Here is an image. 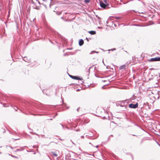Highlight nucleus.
Instances as JSON below:
<instances>
[{"label":"nucleus","instance_id":"obj_1","mask_svg":"<svg viewBox=\"0 0 160 160\" xmlns=\"http://www.w3.org/2000/svg\"><path fill=\"white\" fill-rule=\"evenodd\" d=\"M100 6L103 8H110V7H109V6L108 4H105L102 2H100Z\"/></svg>","mask_w":160,"mask_h":160},{"label":"nucleus","instance_id":"obj_2","mask_svg":"<svg viewBox=\"0 0 160 160\" xmlns=\"http://www.w3.org/2000/svg\"><path fill=\"white\" fill-rule=\"evenodd\" d=\"M129 107L131 108L135 109L137 108L138 106V102H137L135 104H134L131 103L129 104Z\"/></svg>","mask_w":160,"mask_h":160},{"label":"nucleus","instance_id":"obj_3","mask_svg":"<svg viewBox=\"0 0 160 160\" xmlns=\"http://www.w3.org/2000/svg\"><path fill=\"white\" fill-rule=\"evenodd\" d=\"M149 62H154L160 61V57H156L155 58H152L148 60Z\"/></svg>","mask_w":160,"mask_h":160},{"label":"nucleus","instance_id":"obj_4","mask_svg":"<svg viewBox=\"0 0 160 160\" xmlns=\"http://www.w3.org/2000/svg\"><path fill=\"white\" fill-rule=\"evenodd\" d=\"M69 75L72 78L75 80H82V78H81L78 76H72L70 74H69Z\"/></svg>","mask_w":160,"mask_h":160},{"label":"nucleus","instance_id":"obj_5","mask_svg":"<svg viewBox=\"0 0 160 160\" xmlns=\"http://www.w3.org/2000/svg\"><path fill=\"white\" fill-rule=\"evenodd\" d=\"M160 79V77H158V75H155L152 78V79L155 81V82L157 83L158 82V81Z\"/></svg>","mask_w":160,"mask_h":160},{"label":"nucleus","instance_id":"obj_6","mask_svg":"<svg viewBox=\"0 0 160 160\" xmlns=\"http://www.w3.org/2000/svg\"><path fill=\"white\" fill-rule=\"evenodd\" d=\"M130 63L129 62V63H128V62H127L126 64L122 65L120 66L119 67V69L121 70L122 69H125L126 67H128V64Z\"/></svg>","mask_w":160,"mask_h":160},{"label":"nucleus","instance_id":"obj_7","mask_svg":"<svg viewBox=\"0 0 160 160\" xmlns=\"http://www.w3.org/2000/svg\"><path fill=\"white\" fill-rule=\"evenodd\" d=\"M84 43V41L82 39H80L79 41V45L80 46H81L83 45Z\"/></svg>","mask_w":160,"mask_h":160},{"label":"nucleus","instance_id":"obj_8","mask_svg":"<svg viewBox=\"0 0 160 160\" xmlns=\"http://www.w3.org/2000/svg\"><path fill=\"white\" fill-rule=\"evenodd\" d=\"M24 149V147H21L17 149L15 151V152H17L18 151H22Z\"/></svg>","mask_w":160,"mask_h":160},{"label":"nucleus","instance_id":"obj_9","mask_svg":"<svg viewBox=\"0 0 160 160\" xmlns=\"http://www.w3.org/2000/svg\"><path fill=\"white\" fill-rule=\"evenodd\" d=\"M51 154L52 155L55 157H57L58 156L57 152H51Z\"/></svg>","mask_w":160,"mask_h":160},{"label":"nucleus","instance_id":"obj_10","mask_svg":"<svg viewBox=\"0 0 160 160\" xmlns=\"http://www.w3.org/2000/svg\"><path fill=\"white\" fill-rule=\"evenodd\" d=\"M88 33L91 35H94L96 34V31H91L88 32Z\"/></svg>","mask_w":160,"mask_h":160},{"label":"nucleus","instance_id":"obj_11","mask_svg":"<svg viewBox=\"0 0 160 160\" xmlns=\"http://www.w3.org/2000/svg\"><path fill=\"white\" fill-rule=\"evenodd\" d=\"M120 106L122 107H123V111H125L127 109V107L125 105H120Z\"/></svg>","mask_w":160,"mask_h":160},{"label":"nucleus","instance_id":"obj_12","mask_svg":"<svg viewBox=\"0 0 160 160\" xmlns=\"http://www.w3.org/2000/svg\"><path fill=\"white\" fill-rule=\"evenodd\" d=\"M23 60L26 62H28V59L27 57H25L23 59Z\"/></svg>","mask_w":160,"mask_h":160},{"label":"nucleus","instance_id":"obj_13","mask_svg":"<svg viewBox=\"0 0 160 160\" xmlns=\"http://www.w3.org/2000/svg\"><path fill=\"white\" fill-rule=\"evenodd\" d=\"M98 53V52H96L95 51H92L90 52L91 54H93L94 53Z\"/></svg>","mask_w":160,"mask_h":160},{"label":"nucleus","instance_id":"obj_14","mask_svg":"<svg viewBox=\"0 0 160 160\" xmlns=\"http://www.w3.org/2000/svg\"><path fill=\"white\" fill-rule=\"evenodd\" d=\"M115 18L117 19H121V17H115Z\"/></svg>","mask_w":160,"mask_h":160},{"label":"nucleus","instance_id":"obj_15","mask_svg":"<svg viewBox=\"0 0 160 160\" xmlns=\"http://www.w3.org/2000/svg\"><path fill=\"white\" fill-rule=\"evenodd\" d=\"M139 107H140L141 109L143 108V107H144V105H143L142 103H141V105H140Z\"/></svg>","mask_w":160,"mask_h":160},{"label":"nucleus","instance_id":"obj_16","mask_svg":"<svg viewBox=\"0 0 160 160\" xmlns=\"http://www.w3.org/2000/svg\"><path fill=\"white\" fill-rule=\"evenodd\" d=\"M30 133H31V134H35V135H38V134L35 133V132H30Z\"/></svg>","mask_w":160,"mask_h":160},{"label":"nucleus","instance_id":"obj_17","mask_svg":"<svg viewBox=\"0 0 160 160\" xmlns=\"http://www.w3.org/2000/svg\"><path fill=\"white\" fill-rule=\"evenodd\" d=\"M84 1L86 3H88L90 1V0H84Z\"/></svg>","mask_w":160,"mask_h":160},{"label":"nucleus","instance_id":"obj_18","mask_svg":"<svg viewBox=\"0 0 160 160\" xmlns=\"http://www.w3.org/2000/svg\"><path fill=\"white\" fill-rule=\"evenodd\" d=\"M116 49L115 48H112V49L110 50H109L108 51H113L114 50H116Z\"/></svg>","mask_w":160,"mask_h":160},{"label":"nucleus","instance_id":"obj_19","mask_svg":"<svg viewBox=\"0 0 160 160\" xmlns=\"http://www.w3.org/2000/svg\"><path fill=\"white\" fill-rule=\"evenodd\" d=\"M148 103V102H147L146 103L143 102L142 103L143 105H144V106H145Z\"/></svg>","mask_w":160,"mask_h":160},{"label":"nucleus","instance_id":"obj_20","mask_svg":"<svg viewBox=\"0 0 160 160\" xmlns=\"http://www.w3.org/2000/svg\"><path fill=\"white\" fill-rule=\"evenodd\" d=\"M56 13L57 14H58V15H59L61 14V12H56Z\"/></svg>","mask_w":160,"mask_h":160},{"label":"nucleus","instance_id":"obj_21","mask_svg":"<svg viewBox=\"0 0 160 160\" xmlns=\"http://www.w3.org/2000/svg\"><path fill=\"white\" fill-rule=\"evenodd\" d=\"M92 67H90L89 68V69H88V72H89H89H90V69L92 68Z\"/></svg>","mask_w":160,"mask_h":160},{"label":"nucleus","instance_id":"obj_22","mask_svg":"<svg viewBox=\"0 0 160 160\" xmlns=\"http://www.w3.org/2000/svg\"><path fill=\"white\" fill-rule=\"evenodd\" d=\"M60 125H61L62 126V128L63 129H64V126L63 125H62V124H60Z\"/></svg>","mask_w":160,"mask_h":160},{"label":"nucleus","instance_id":"obj_23","mask_svg":"<svg viewBox=\"0 0 160 160\" xmlns=\"http://www.w3.org/2000/svg\"><path fill=\"white\" fill-rule=\"evenodd\" d=\"M76 132H78L80 131V129H77L75 130Z\"/></svg>","mask_w":160,"mask_h":160},{"label":"nucleus","instance_id":"obj_24","mask_svg":"<svg viewBox=\"0 0 160 160\" xmlns=\"http://www.w3.org/2000/svg\"><path fill=\"white\" fill-rule=\"evenodd\" d=\"M111 81H110V80H109V82H110L111 81H113V78H112L111 79Z\"/></svg>","mask_w":160,"mask_h":160},{"label":"nucleus","instance_id":"obj_25","mask_svg":"<svg viewBox=\"0 0 160 160\" xmlns=\"http://www.w3.org/2000/svg\"><path fill=\"white\" fill-rule=\"evenodd\" d=\"M80 109V108H78L77 109V111L78 112L79 111V110Z\"/></svg>","mask_w":160,"mask_h":160},{"label":"nucleus","instance_id":"obj_26","mask_svg":"<svg viewBox=\"0 0 160 160\" xmlns=\"http://www.w3.org/2000/svg\"><path fill=\"white\" fill-rule=\"evenodd\" d=\"M142 3H143V5L145 6V3L144 2H142Z\"/></svg>","mask_w":160,"mask_h":160},{"label":"nucleus","instance_id":"obj_27","mask_svg":"<svg viewBox=\"0 0 160 160\" xmlns=\"http://www.w3.org/2000/svg\"><path fill=\"white\" fill-rule=\"evenodd\" d=\"M134 125H136V126H138V125H137V124L136 123H135V122H134Z\"/></svg>","mask_w":160,"mask_h":160},{"label":"nucleus","instance_id":"obj_28","mask_svg":"<svg viewBox=\"0 0 160 160\" xmlns=\"http://www.w3.org/2000/svg\"><path fill=\"white\" fill-rule=\"evenodd\" d=\"M63 105L64 106H66V103H65V104H63Z\"/></svg>","mask_w":160,"mask_h":160},{"label":"nucleus","instance_id":"obj_29","mask_svg":"<svg viewBox=\"0 0 160 160\" xmlns=\"http://www.w3.org/2000/svg\"><path fill=\"white\" fill-rule=\"evenodd\" d=\"M109 68V67L108 66H107V68L108 69V68Z\"/></svg>","mask_w":160,"mask_h":160},{"label":"nucleus","instance_id":"obj_30","mask_svg":"<svg viewBox=\"0 0 160 160\" xmlns=\"http://www.w3.org/2000/svg\"><path fill=\"white\" fill-rule=\"evenodd\" d=\"M131 157H132V159L133 160V156H132V155H131Z\"/></svg>","mask_w":160,"mask_h":160},{"label":"nucleus","instance_id":"obj_31","mask_svg":"<svg viewBox=\"0 0 160 160\" xmlns=\"http://www.w3.org/2000/svg\"><path fill=\"white\" fill-rule=\"evenodd\" d=\"M86 39H87L88 41V39L87 38H86Z\"/></svg>","mask_w":160,"mask_h":160},{"label":"nucleus","instance_id":"obj_32","mask_svg":"<svg viewBox=\"0 0 160 160\" xmlns=\"http://www.w3.org/2000/svg\"><path fill=\"white\" fill-rule=\"evenodd\" d=\"M57 114H56L54 116H53V118H54L56 116H57Z\"/></svg>","mask_w":160,"mask_h":160},{"label":"nucleus","instance_id":"obj_33","mask_svg":"<svg viewBox=\"0 0 160 160\" xmlns=\"http://www.w3.org/2000/svg\"><path fill=\"white\" fill-rule=\"evenodd\" d=\"M97 68L96 67H94V69H95V70H96Z\"/></svg>","mask_w":160,"mask_h":160},{"label":"nucleus","instance_id":"obj_34","mask_svg":"<svg viewBox=\"0 0 160 160\" xmlns=\"http://www.w3.org/2000/svg\"><path fill=\"white\" fill-rule=\"evenodd\" d=\"M81 137L83 138H84V136H81Z\"/></svg>","mask_w":160,"mask_h":160},{"label":"nucleus","instance_id":"obj_35","mask_svg":"<svg viewBox=\"0 0 160 160\" xmlns=\"http://www.w3.org/2000/svg\"><path fill=\"white\" fill-rule=\"evenodd\" d=\"M79 90H80L79 89H77L76 91H79Z\"/></svg>","mask_w":160,"mask_h":160},{"label":"nucleus","instance_id":"obj_36","mask_svg":"<svg viewBox=\"0 0 160 160\" xmlns=\"http://www.w3.org/2000/svg\"><path fill=\"white\" fill-rule=\"evenodd\" d=\"M96 147L97 148H98V145H97L96 146Z\"/></svg>","mask_w":160,"mask_h":160},{"label":"nucleus","instance_id":"obj_37","mask_svg":"<svg viewBox=\"0 0 160 160\" xmlns=\"http://www.w3.org/2000/svg\"><path fill=\"white\" fill-rule=\"evenodd\" d=\"M110 136H111L112 137H113V135H111Z\"/></svg>","mask_w":160,"mask_h":160},{"label":"nucleus","instance_id":"obj_38","mask_svg":"<svg viewBox=\"0 0 160 160\" xmlns=\"http://www.w3.org/2000/svg\"><path fill=\"white\" fill-rule=\"evenodd\" d=\"M32 3L33 4H34V2H33V1H32Z\"/></svg>","mask_w":160,"mask_h":160},{"label":"nucleus","instance_id":"obj_39","mask_svg":"<svg viewBox=\"0 0 160 160\" xmlns=\"http://www.w3.org/2000/svg\"><path fill=\"white\" fill-rule=\"evenodd\" d=\"M29 128V130H32V129H31L30 128Z\"/></svg>","mask_w":160,"mask_h":160},{"label":"nucleus","instance_id":"obj_40","mask_svg":"<svg viewBox=\"0 0 160 160\" xmlns=\"http://www.w3.org/2000/svg\"><path fill=\"white\" fill-rule=\"evenodd\" d=\"M66 55V53L64 54V56H65Z\"/></svg>","mask_w":160,"mask_h":160},{"label":"nucleus","instance_id":"obj_41","mask_svg":"<svg viewBox=\"0 0 160 160\" xmlns=\"http://www.w3.org/2000/svg\"><path fill=\"white\" fill-rule=\"evenodd\" d=\"M69 50H72V48H69Z\"/></svg>","mask_w":160,"mask_h":160},{"label":"nucleus","instance_id":"obj_42","mask_svg":"<svg viewBox=\"0 0 160 160\" xmlns=\"http://www.w3.org/2000/svg\"><path fill=\"white\" fill-rule=\"evenodd\" d=\"M59 139L60 140H61V141H63V140L62 139Z\"/></svg>","mask_w":160,"mask_h":160},{"label":"nucleus","instance_id":"obj_43","mask_svg":"<svg viewBox=\"0 0 160 160\" xmlns=\"http://www.w3.org/2000/svg\"><path fill=\"white\" fill-rule=\"evenodd\" d=\"M89 144H91L92 145L91 142H89Z\"/></svg>","mask_w":160,"mask_h":160},{"label":"nucleus","instance_id":"obj_44","mask_svg":"<svg viewBox=\"0 0 160 160\" xmlns=\"http://www.w3.org/2000/svg\"><path fill=\"white\" fill-rule=\"evenodd\" d=\"M132 135L134 136H136V135H134V134H132Z\"/></svg>","mask_w":160,"mask_h":160},{"label":"nucleus","instance_id":"obj_45","mask_svg":"<svg viewBox=\"0 0 160 160\" xmlns=\"http://www.w3.org/2000/svg\"><path fill=\"white\" fill-rule=\"evenodd\" d=\"M14 109H15V111H17V110L16 109H15V108H14Z\"/></svg>","mask_w":160,"mask_h":160},{"label":"nucleus","instance_id":"obj_46","mask_svg":"<svg viewBox=\"0 0 160 160\" xmlns=\"http://www.w3.org/2000/svg\"><path fill=\"white\" fill-rule=\"evenodd\" d=\"M19 139V138H18V139H15V140H18V139Z\"/></svg>","mask_w":160,"mask_h":160},{"label":"nucleus","instance_id":"obj_47","mask_svg":"<svg viewBox=\"0 0 160 160\" xmlns=\"http://www.w3.org/2000/svg\"><path fill=\"white\" fill-rule=\"evenodd\" d=\"M5 132V130H4V131L3 132V133H4Z\"/></svg>","mask_w":160,"mask_h":160},{"label":"nucleus","instance_id":"obj_48","mask_svg":"<svg viewBox=\"0 0 160 160\" xmlns=\"http://www.w3.org/2000/svg\"><path fill=\"white\" fill-rule=\"evenodd\" d=\"M61 18H62V19H63V17H61Z\"/></svg>","mask_w":160,"mask_h":160},{"label":"nucleus","instance_id":"obj_49","mask_svg":"<svg viewBox=\"0 0 160 160\" xmlns=\"http://www.w3.org/2000/svg\"><path fill=\"white\" fill-rule=\"evenodd\" d=\"M50 120H52V119L51 118L50 119Z\"/></svg>","mask_w":160,"mask_h":160},{"label":"nucleus","instance_id":"obj_50","mask_svg":"<svg viewBox=\"0 0 160 160\" xmlns=\"http://www.w3.org/2000/svg\"><path fill=\"white\" fill-rule=\"evenodd\" d=\"M104 1H105V2L106 3V2L105 1V0H104Z\"/></svg>","mask_w":160,"mask_h":160},{"label":"nucleus","instance_id":"obj_51","mask_svg":"<svg viewBox=\"0 0 160 160\" xmlns=\"http://www.w3.org/2000/svg\"><path fill=\"white\" fill-rule=\"evenodd\" d=\"M107 23H108V21H107Z\"/></svg>","mask_w":160,"mask_h":160},{"label":"nucleus","instance_id":"obj_52","mask_svg":"<svg viewBox=\"0 0 160 160\" xmlns=\"http://www.w3.org/2000/svg\"><path fill=\"white\" fill-rule=\"evenodd\" d=\"M72 142V143L73 144H74V142Z\"/></svg>","mask_w":160,"mask_h":160},{"label":"nucleus","instance_id":"obj_53","mask_svg":"<svg viewBox=\"0 0 160 160\" xmlns=\"http://www.w3.org/2000/svg\"><path fill=\"white\" fill-rule=\"evenodd\" d=\"M104 64V65H105V64Z\"/></svg>","mask_w":160,"mask_h":160},{"label":"nucleus","instance_id":"obj_54","mask_svg":"<svg viewBox=\"0 0 160 160\" xmlns=\"http://www.w3.org/2000/svg\"><path fill=\"white\" fill-rule=\"evenodd\" d=\"M103 87H104V86H103V87H102V88H103Z\"/></svg>","mask_w":160,"mask_h":160},{"label":"nucleus","instance_id":"obj_55","mask_svg":"<svg viewBox=\"0 0 160 160\" xmlns=\"http://www.w3.org/2000/svg\"><path fill=\"white\" fill-rule=\"evenodd\" d=\"M159 145L160 146V145Z\"/></svg>","mask_w":160,"mask_h":160}]
</instances>
